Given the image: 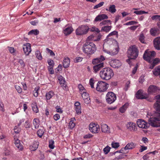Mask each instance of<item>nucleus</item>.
Returning <instances> with one entry per match:
<instances>
[{"label":"nucleus","mask_w":160,"mask_h":160,"mask_svg":"<svg viewBox=\"0 0 160 160\" xmlns=\"http://www.w3.org/2000/svg\"><path fill=\"white\" fill-rule=\"evenodd\" d=\"M155 99L157 101L154 104V108L155 110L154 116L150 118L148 121L149 123L143 120L138 119L137 122V124L139 128L147 129L150 125L153 127L160 126V95L155 96Z\"/></svg>","instance_id":"nucleus-1"},{"label":"nucleus","mask_w":160,"mask_h":160,"mask_svg":"<svg viewBox=\"0 0 160 160\" xmlns=\"http://www.w3.org/2000/svg\"><path fill=\"white\" fill-rule=\"evenodd\" d=\"M82 49L84 53L87 55H91L96 52L97 48L95 44L92 42H86L83 45Z\"/></svg>","instance_id":"nucleus-2"},{"label":"nucleus","mask_w":160,"mask_h":160,"mask_svg":"<svg viewBox=\"0 0 160 160\" xmlns=\"http://www.w3.org/2000/svg\"><path fill=\"white\" fill-rule=\"evenodd\" d=\"M114 75L112 70L109 68H104L100 72V75L101 78L106 80H110Z\"/></svg>","instance_id":"nucleus-3"},{"label":"nucleus","mask_w":160,"mask_h":160,"mask_svg":"<svg viewBox=\"0 0 160 160\" xmlns=\"http://www.w3.org/2000/svg\"><path fill=\"white\" fill-rule=\"evenodd\" d=\"M138 53L139 50L138 47L135 45L130 47L128 51V58L133 59H135L138 57Z\"/></svg>","instance_id":"nucleus-4"},{"label":"nucleus","mask_w":160,"mask_h":160,"mask_svg":"<svg viewBox=\"0 0 160 160\" xmlns=\"http://www.w3.org/2000/svg\"><path fill=\"white\" fill-rule=\"evenodd\" d=\"M89 28L86 25H82L79 26L75 30L76 35L81 36L86 34L88 32Z\"/></svg>","instance_id":"nucleus-5"},{"label":"nucleus","mask_w":160,"mask_h":160,"mask_svg":"<svg viewBox=\"0 0 160 160\" xmlns=\"http://www.w3.org/2000/svg\"><path fill=\"white\" fill-rule=\"evenodd\" d=\"M103 51L104 52L107 53L111 56L115 55L118 52V46L117 44L112 45L110 46V48L109 50L105 49L103 47Z\"/></svg>","instance_id":"nucleus-6"},{"label":"nucleus","mask_w":160,"mask_h":160,"mask_svg":"<svg viewBox=\"0 0 160 160\" xmlns=\"http://www.w3.org/2000/svg\"><path fill=\"white\" fill-rule=\"evenodd\" d=\"M156 55L155 52L154 51H149L146 50L143 55V58L144 60L148 61L149 63H152V60L154 58Z\"/></svg>","instance_id":"nucleus-7"},{"label":"nucleus","mask_w":160,"mask_h":160,"mask_svg":"<svg viewBox=\"0 0 160 160\" xmlns=\"http://www.w3.org/2000/svg\"><path fill=\"white\" fill-rule=\"evenodd\" d=\"M108 84L103 81H99L98 82L96 90L99 92H102L106 91L108 88Z\"/></svg>","instance_id":"nucleus-8"},{"label":"nucleus","mask_w":160,"mask_h":160,"mask_svg":"<svg viewBox=\"0 0 160 160\" xmlns=\"http://www.w3.org/2000/svg\"><path fill=\"white\" fill-rule=\"evenodd\" d=\"M116 98V94L112 92H108L106 95V101L108 103H112L115 101Z\"/></svg>","instance_id":"nucleus-9"},{"label":"nucleus","mask_w":160,"mask_h":160,"mask_svg":"<svg viewBox=\"0 0 160 160\" xmlns=\"http://www.w3.org/2000/svg\"><path fill=\"white\" fill-rule=\"evenodd\" d=\"M159 87L154 85H151L148 88V91L149 94H153L159 90Z\"/></svg>","instance_id":"nucleus-10"},{"label":"nucleus","mask_w":160,"mask_h":160,"mask_svg":"<svg viewBox=\"0 0 160 160\" xmlns=\"http://www.w3.org/2000/svg\"><path fill=\"white\" fill-rule=\"evenodd\" d=\"M23 49L25 55H28L31 51L30 44L27 43L24 45L23 47Z\"/></svg>","instance_id":"nucleus-11"},{"label":"nucleus","mask_w":160,"mask_h":160,"mask_svg":"<svg viewBox=\"0 0 160 160\" xmlns=\"http://www.w3.org/2000/svg\"><path fill=\"white\" fill-rule=\"evenodd\" d=\"M58 79L59 81V83L64 90L67 89V85L66 84V82L64 78L61 76L58 77Z\"/></svg>","instance_id":"nucleus-12"},{"label":"nucleus","mask_w":160,"mask_h":160,"mask_svg":"<svg viewBox=\"0 0 160 160\" xmlns=\"http://www.w3.org/2000/svg\"><path fill=\"white\" fill-rule=\"evenodd\" d=\"M105 59L104 57L101 55L100 57L94 59L92 61V63L94 65L99 64L100 63H102V62Z\"/></svg>","instance_id":"nucleus-13"},{"label":"nucleus","mask_w":160,"mask_h":160,"mask_svg":"<svg viewBox=\"0 0 160 160\" xmlns=\"http://www.w3.org/2000/svg\"><path fill=\"white\" fill-rule=\"evenodd\" d=\"M110 63L111 66L114 68H118L121 65L120 61L116 59L111 60Z\"/></svg>","instance_id":"nucleus-14"},{"label":"nucleus","mask_w":160,"mask_h":160,"mask_svg":"<svg viewBox=\"0 0 160 160\" xmlns=\"http://www.w3.org/2000/svg\"><path fill=\"white\" fill-rule=\"evenodd\" d=\"M81 94H82V96L84 101V102L86 104H88L90 102V98L89 94L86 91L84 92H82Z\"/></svg>","instance_id":"nucleus-15"},{"label":"nucleus","mask_w":160,"mask_h":160,"mask_svg":"<svg viewBox=\"0 0 160 160\" xmlns=\"http://www.w3.org/2000/svg\"><path fill=\"white\" fill-rule=\"evenodd\" d=\"M153 44L156 49L160 50V37H157L154 39Z\"/></svg>","instance_id":"nucleus-16"},{"label":"nucleus","mask_w":160,"mask_h":160,"mask_svg":"<svg viewBox=\"0 0 160 160\" xmlns=\"http://www.w3.org/2000/svg\"><path fill=\"white\" fill-rule=\"evenodd\" d=\"M108 18V17L105 14H102L98 15L95 18V22L100 21L103 19Z\"/></svg>","instance_id":"nucleus-17"},{"label":"nucleus","mask_w":160,"mask_h":160,"mask_svg":"<svg viewBox=\"0 0 160 160\" xmlns=\"http://www.w3.org/2000/svg\"><path fill=\"white\" fill-rule=\"evenodd\" d=\"M126 127L127 129L130 130H135L137 129V125L135 123L129 122L126 124Z\"/></svg>","instance_id":"nucleus-18"},{"label":"nucleus","mask_w":160,"mask_h":160,"mask_svg":"<svg viewBox=\"0 0 160 160\" xmlns=\"http://www.w3.org/2000/svg\"><path fill=\"white\" fill-rule=\"evenodd\" d=\"M136 98L138 99H146L148 97V96L142 94V91L139 90H138L136 93Z\"/></svg>","instance_id":"nucleus-19"},{"label":"nucleus","mask_w":160,"mask_h":160,"mask_svg":"<svg viewBox=\"0 0 160 160\" xmlns=\"http://www.w3.org/2000/svg\"><path fill=\"white\" fill-rule=\"evenodd\" d=\"M136 98L138 99H146L148 97V96L142 94V91L139 90H138L136 93Z\"/></svg>","instance_id":"nucleus-20"},{"label":"nucleus","mask_w":160,"mask_h":160,"mask_svg":"<svg viewBox=\"0 0 160 160\" xmlns=\"http://www.w3.org/2000/svg\"><path fill=\"white\" fill-rule=\"evenodd\" d=\"M103 63H101L99 64H98L95 65L93 67V69L94 70V72L95 73H97L98 71H99L101 68L104 67Z\"/></svg>","instance_id":"nucleus-21"},{"label":"nucleus","mask_w":160,"mask_h":160,"mask_svg":"<svg viewBox=\"0 0 160 160\" xmlns=\"http://www.w3.org/2000/svg\"><path fill=\"white\" fill-rule=\"evenodd\" d=\"M160 32L159 29L157 28L154 27L151 28L150 30L151 34L153 36L158 35Z\"/></svg>","instance_id":"nucleus-22"},{"label":"nucleus","mask_w":160,"mask_h":160,"mask_svg":"<svg viewBox=\"0 0 160 160\" xmlns=\"http://www.w3.org/2000/svg\"><path fill=\"white\" fill-rule=\"evenodd\" d=\"M89 130H98L100 129L99 125L97 123H91L89 126Z\"/></svg>","instance_id":"nucleus-23"},{"label":"nucleus","mask_w":160,"mask_h":160,"mask_svg":"<svg viewBox=\"0 0 160 160\" xmlns=\"http://www.w3.org/2000/svg\"><path fill=\"white\" fill-rule=\"evenodd\" d=\"M73 29L71 26L68 27L63 30V33L66 36L70 34L73 31Z\"/></svg>","instance_id":"nucleus-24"},{"label":"nucleus","mask_w":160,"mask_h":160,"mask_svg":"<svg viewBox=\"0 0 160 160\" xmlns=\"http://www.w3.org/2000/svg\"><path fill=\"white\" fill-rule=\"evenodd\" d=\"M70 63V59L68 57L64 58L63 62V66L64 68H67L69 66Z\"/></svg>","instance_id":"nucleus-25"},{"label":"nucleus","mask_w":160,"mask_h":160,"mask_svg":"<svg viewBox=\"0 0 160 160\" xmlns=\"http://www.w3.org/2000/svg\"><path fill=\"white\" fill-rule=\"evenodd\" d=\"M39 143L38 142L34 141L32 145L29 147L30 149L32 151H34L38 148Z\"/></svg>","instance_id":"nucleus-26"},{"label":"nucleus","mask_w":160,"mask_h":160,"mask_svg":"<svg viewBox=\"0 0 160 160\" xmlns=\"http://www.w3.org/2000/svg\"><path fill=\"white\" fill-rule=\"evenodd\" d=\"M14 137L15 140L14 143L16 146L19 150H22L23 149V147L21 144L20 140L18 139H16L14 136Z\"/></svg>","instance_id":"nucleus-27"},{"label":"nucleus","mask_w":160,"mask_h":160,"mask_svg":"<svg viewBox=\"0 0 160 160\" xmlns=\"http://www.w3.org/2000/svg\"><path fill=\"white\" fill-rule=\"evenodd\" d=\"M136 144L132 142H131L127 144L125 147L126 150L132 149L135 147Z\"/></svg>","instance_id":"nucleus-28"},{"label":"nucleus","mask_w":160,"mask_h":160,"mask_svg":"<svg viewBox=\"0 0 160 160\" xmlns=\"http://www.w3.org/2000/svg\"><path fill=\"white\" fill-rule=\"evenodd\" d=\"M159 58H156L154 59H153V60H152V63L149 68L151 69H152L153 68L156 66L159 62Z\"/></svg>","instance_id":"nucleus-29"},{"label":"nucleus","mask_w":160,"mask_h":160,"mask_svg":"<svg viewBox=\"0 0 160 160\" xmlns=\"http://www.w3.org/2000/svg\"><path fill=\"white\" fill-rule=\"evenodd\" d=\"M106 10L112 13H114L116 11L115 6L113 4L110 5L108 9H106Z\"/></svg>","instance_id":"nucleus-30"},{"label":"nucleus","mask_w":160,"mask_h":160,"mask_svg":"<svg viewBox=\"0 0 160 160\" xmlns=\"http://www.w3.org/2000/svg\"><path fill=\"white\" fill-rule=\"evenodd\" d=\"M54 92L52 91H51L48 93H46V100H49L54 95Z\"/></svg>","instance_id":"nucleus-31"},{"label":"nucleus","mask_w":160,"mask_h":160,"mask_svg":"<svg viewBox=\"0 0 160 160\" xmlns=\"http://www.w3.org/2000/svg\"><path fill=\"white\" fill-rule=\"evenodd\" d=\"M153 74L156 76H159L160 75V66L156 67L152 71Z\"/></svg>","instance_id":"nucleus-32"},{"label":"nucleus","mask_w":160,"mask_h":160,"mask_svg":"<svg viewBox=\"0 0 160 160\" xmlns=\"http://www.w3.org/2000/svg\"><path fill=\"white\" fill-rule=\"evenodd\" d=\"M31 107L33 111L35 113H37L39 111L36 102H33L32 103Z\"/></svg>","instance_id":"nucleus-33"},{"label":"nucleus","mask_w":160,"mask_h":160,"mask_svg":"<svg viewBox=\"0 0 160 160\" xmlns=\"http://www.w3.org/2000/svg\"><path fill=\"white\" fill-rule=\"evenodd\" d=\"M75 118H72L71 119V120L69 124V127L70 129H73L75 126V123L74 122L75 121Z\"/></svg>","instance_id":"nucleus-34"},{"label":"nucleus","mask_w":160,"mask_h":160,"mask_svg":"<svg viewBox=\"0 0 160 160\" xmlns=\"http://www.w3.org/2000/svg\"><path fill=\"white\" fill-rule=\"evenodd\" d=\"M39 123V120L37 118H34L33 120V124L36 129H38Z\"/></svg>","instance_id":"nucleus-35"},{"label":"nucleus","mask_w":160,"mask_h":160,"mask_svg":"<svg viewBox=\"0 0 160 160\" xmlns=\"http://www.w3.org/2000/svg\"><path fill=\"white\" fill-rule=\"evenodd\" d=\"M128 104L127 103H125L119 109V111L122 113H123L126 110L127 108H128Z\"/></svg>","instance_id":"nucleus-36"},{"label":"nucleus","mask_w":160,"mask_h":160,"mask_svg":"<svg viewBox=\"0 0 160 160\" xmlns=\"http://www.w3.org/2000/svg\"><path fill=\"white\" fill-rule=\"evenodd\" d=\"M111 26H106L102 27L101 29V30L107 32L111 30Z\"/></svg>","instance_id":"nucleus-37"},{"label":"nucleus","mask_w":160,"mask_h":160,"mask_svg":"<svg viewBox=\"0 0 160 160\" xmlns=\"http://www.w3.org/2000/svg\"><path fill=\"white\" fill-rule=\"evenodd\" d=\"M39 33V31L38 29H33L31 30L28 32V35L34 34L37 35Z\"/></svg>","instance_id":"nucleus-38"},{"label":"nucleus","mask_w":160,"mask_h":160,"mask_svg":"<svg viewBox=\"0 0 160 160\" xmlns=\"http://www.w3.org/2000/svg\"><path fill=\"white\" fill-rule=\"evenodd\" d=\"M35 55L37 58L39 60L42 59V57L41 54L39 51L37 50L35 52Z\"/></svg>","instance_id":"nucleus-39"},{"label":"nucleus","mask_w":160,"mask_h":160,"mask_svg":"<svg viewBox=\"0 0 160 160\" xmlns=\"http://www.w3.org/2000/svg\"><path fill=\"white\" fill-rule=\"evenodd\" d=\"M76 111V114L78 115H80L82 112L81 107H78L74 108Z\"/></svg>","instance_id":"nucleus-40"},{"label":"nucleus","mask_w":160,"mask_h":160,"mask_svg":"<svg viewBox=\"0 0 160 160\" xmlns=\"http://www.w3.org/2000/svg\"><path fill=\"white\" fill-rule=\"evenodd\" d=\"M78 88L79 89L80 92V93L82 92H86V90L84 88V87L81 84L78 85Z\"/></svg>","instance_id":"nucleus-41"},{"label":"nucleus","mask_w":160,"mask_h":160,"mask_svg":"<svg viewBox=\"0 0 160 160\" xmlns=\"http://www.w3.org/2000/svg\"><path fill=\"white\" fill-rule=\"evenodd\" d=\"M54 142L53 140H51L49 141V147L52 149H53L54 148Z\"/></svg>","instance_id":"nucleus-42"},{"label":"nucleus","mask_w":160,"mask_h":160,"mask_svg":"<svg viewBox=\"0 0 160 160\" xmlns=\"http://www.w3.org/2000/svg\"><path fill=\"white\" fill-rule=\"evenodd\" d=\"M111 148L108 146H107L103 149V151L105 154H107L110 151Z\"/></svg>","instance_id":"nucleus-43"},{"label":"nucleus","mask_w":160,"mask_h":160,"mask_svg":"<svg viewBox=\"0 0 160 160\" xmlns=\"http://www.w3.org/2000/svg\"><path fill=\"white\" fill-rule=\"evenodd\" d=\"M96 36L93 35H91L88 37L87 39L89 40L96 41Z\"/></svg>","instance_id":"nucleus-44"},{"label":"nucleus","mask_w":160,"mask_h":160,"mask_svg":"<svg viewBox=\"0 0 160 160\" xmlns=\"http://www.w3.org/2000/svg\"><path fill=\"white\" fill-rule=\"evenodd\" d=\"M112 148H118L119 146V144L118 142H112L111 144Z\"/></svg>","instance_id":"nucleus-45"},{"label":"nucleus","mask_w":160,"mask_h":160,"mask_svg":"<svg viewBox=\"0 0 160 160\" xmlns=\"http://www.w3.org/2000/svg\"><path fill=\"white\" fill-rule=\"evenodd\" d=\"M101 130H107L109 129V127L105 124H102L101 126Z\"/></svg>","instance_id":"nucleus-46"},{"label":"nucleus","mask_w":160,"mask_h":160,"mask_svg":"<svg viewBox=\"0 0 160 160\" xmlns=\"http://www.w3.org/2000/svg\"><path fill=\"white\" fill-rule=\"evenodd\" d=\"M139 39L141 43H145L144 41V37L143 34H140Z\"/></svg>","instance_id":"nucleus-47"},{"label":"nucleus","mask_w":160,"mask_h":160,"mask_svg":"<svg viewBox=\"0 0 160 160\" xmlns=\"http://www.w3.org/2000/svg\"><path fill=\"white\" fill-rule=\"evenodd\" d=\"M48 63L49 65V66L53 67L54 63L53 60L51 59H49L48 60Z\"/></svg>","instance_id":"nucleus-48"},{"label":"nucleus","mask_w":160,"mask_h":160,"mask_svg":"<svg viewBox=\"0 0 160 160\" xmlns=\"http://www.w3.org/2000/svg\"><path fill=\"white\" fill-rule=\"evenodd\" d=\"M83 59V58H82L81 57H77L75 58L74 61L75 62L78 63L81 62L82 61Z\"/></svg>","instance_id":"nucleus-49"},{"label":"nucleus","mask_w":160,"mask_h":160,"mask_svg":"<svg viewBox=\"0 0 160 160\" xmlns=\"http://www.w3.org/2000/svg\"><path fill=\"white\" fill-rule=\"evenodd\" d=\"M151 18L153 20L160 21V15H155L153 16Z\"/></svg>","instance_id":"nucleus-50"},{"label":"nucleus","mask_w":160,"mask_h":160,"mask_svg":"<svg viewBox=\"0 0 160 160\" xmlns=\"http://www.w3.org/2000/svg\"><path fill=\"white\" fill-rule=\"evenodd\" d=\"M39 89V88L37 87L35 88L34 90L33 91V94L34 97H37L38 96V90Z\"/></svg>","instance_id":"nucleus-51"},{"label":"nucleus","mask_w":160,"mask_h":160,"mask_svg":"<svg viewBox=\"0 0 160 160\" xmlns=\"http://www.w3.org/2000/svg\"><path fill=\"white\" fill-rule=\"evenodd\" d=\"M15 87L18 93H21L22 92V89L20 86L16 85L15 86Z\"/></svg>","instance_id":"nucleus-52"},{"label":"nucleus","mask_w":160,"mask_h":160,"mask_svg":"<svg viewBox=\"0 0 160 160\" xmlns=\"http://www.w3.org/2000/svg\"><path fill=\"white\" fill-rule=\"evenodd\" d=\"M138 23V22L134 21H131L128 22L124 24L126 25H132L136 24Z\"/></svg>","instance_id":"nucleus-53"},{"label":"nucleus","mask_w":160,"mask_h":160,"mask_svg":"<svg viewBox=\"0 0 160 160\" xmlns=\"http://www.w3.org/2000/svg\"><path fill=\"white\" fill-rule=\"evenodd\" d=\"M104 3V2H100L98 4L95 6L93 8V9H96L101 7L103 5Z\"/></svg>","instance_id":"nucleus-54"},{"label":"nucleus","mask_w":160,"mask_h":160,"mask_svg":"<svg viewBox=\"0 0 160 160\" xmlns=\"http://www.w3.org/2000/svg\"><path fill=\"white\" fill-rule=\"evenodd\" d=\"M111 21L110 20H104L102 22H100V25L101 26H102V25H105L107 24V23H108L109 22H111Z\"/></svg>","instance_id":"nucleus-55"},{"label":"nucleus","mask_w":160,"mask_h":160,"mask_svg":"<svg viewBox=\"0 0 160 160\" xmlns=\"http://www.w3.org/2000/svg\"><path fill=\"white\" fill-rule=\"evenodd\" d=\"M53 67L48 66V70L49 73L51 74H53L54 73V71L53 70Z\"/></svg>","instance_id":"nucleus-56"},{"label":"nucleus","mask_w":160,"mask_h":160,"mask_svg":"<svg viewBox=\"0 0 160 160\" xmlns=\"http://www.w3.org/2000/svg\"><path fill=\"white\" fill-rule=\"evenodd\" d=\"M46 50L50 53L51 56H55V54L52 50L49 49L48 48H47Z\"/></svg>","instance_id":"nucleus-57"},{"label":"nucleus","mask_w":160,"mask_h":160,"mask_svg":"<svg viewBox=\"0 0 160 160\" xmlns=\"http://www.w3.org/2000/svg\"><path fill=\"white\" fill-rule=\"evenodd\" d=\"M89 84L90 85L91 87L92 88H94V79L92 78H90L89 80Z\"/></svg>","instance_id":"nucleus-58"},{"label":"nucleus","mask_w":160,"mask_h":160,"mask_svg":"<svg viewBox=\"0 0 160 160\" xmlns=\"http://www.w3.org/2000/svg\"><path fill=\"white\" fill-rule=\"evenodd\" d=\"M90 31L92 32H95L98 33L100 32V31L98 29L94 27H92L91 28Z\"/></svg>","instance_id":"nucleus-59"},{"label":"nucleus","mask_w":160,"mask_h":160,"mask_svg":"<svg viewBox=\"0 0 160 160\" xmlns=\"http://www.w3.org/2000/svg\"><path fill=\"white\" fill-rule=\"evenodd\" d=\"M56 109L57 112H59L60 113H62L63 112L62 110L60 108L59 106H57L55 108Z\"/></svg>","instance_id":"nucleus-60"},{"label":"nucleus","mask_w":160,"mask_h":160,"mask_svg":"<svg viewBox=\"0 0 160 160\" xmlns=\"http://www.w3.org/2000/svg\"><path fill=\"white\" fill-rule=\"evenodd\" d=\"M118 32L116 31H114L113 32H112L110 33L108 35V37H109L110 36L115 35H118Z\"/></svg>","instance_id":"nucleus-61"},{"label":"nucleus","mask_w":160,"mask_h":160,"mask_svg":"<svg viewBox=\"0 0 160 160\" xmlns=\"http://www.w3.org/2000/svg\"><path fill=\"white\" fill-rule=\"evenodd\" d=\"M44 132L43 131H38L37 134L38 137L41 138Z\"/></svg>","instance_id":"nucleus-62"},{"label":"nucleus","mask_w":160,"mask_h":160,"mask_svg":"<svg viewBox=\"0 0 160 160\" xmlns=\"http://www.w3.org/2000/svg\"><path fill=\"white\" fill-rule=\"evenodd\" d=\"M130 84V81H128L126 83L124 88V89L125 91H127L128 90V88L129 87Z\"/></svg>","instance_id":"nucleus-63"},{"label":"nucleus","mask_w":160,"mask_h":160,"mask_svg":"<svg viewBox=\"0 0 160 160\" xmlns=\"http://www.w3.org/2000/svg\"><path fill=\"white\" fill-rule=\"evenodd\" d=\"M8 50L11 53H14L16 51L15 49L12 47H8Z\"/></svg>","instance_id":"nucleus-64"}]
</instances>
